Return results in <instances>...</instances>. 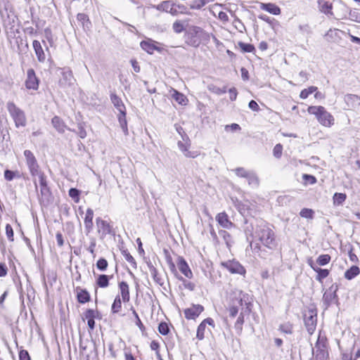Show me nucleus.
<instances>
[{"instance_id": "obj_2", "label": "nucleus", "mask_w": 360, "mask_h": 360, "mask_svg": "<svg viewBox=\"0 0 360 360\" xmlns=\"http://www.w3.org/2000/svg\"><path fill=\"white\" fill-rule=\"evenodd\" d=\"M307 111L309 114L314 115L319 123L325 127H329L334 124L333 115L323 106H309Z\"/></svg>"}, {"instance_id": "obj_35", "label": "nucleus", "mask_w": 360, "mask_h": 360, "mask_svg": "<svg viewBox=\"0 0 360 360\" xmlns=\"http://www.w3.org/2000/svg\"><path fill=\"white\" fill-rule=\"evenodd\" d=\"M214 0H194L191 4V8L192 9H200L207 4L214 1Z\"/></svg>"}, {"instance_id": "obj_26", "label": "nucleus", "mask_w": 360, "mask_h": 360, "mask_svg": "<svg viewBox=\"0 0 360 360\" xmlns=\"http://www.w3.org/2000/svg\"><path fill=\"white\" fill-rule=\"evenodd\" d=\"M32 176L33 177V183H34L36 188H37V179H36L37 177L39 179L40 186L47 184L46 176L45 174L44 173V172H42L41 170L37 172L36 174H33L32 175Z\"/></svg>"}, {"instance_id": "obj_48", "label": "nucleus", "mask_w": 360, "mask_h": 360, "mask_svg": "<svg viewBox=\"0 0 360 360\" xmlns=\"http://www.w3.org/2000/svg\"><path fill=\"white\" fill-rule=\"evenodd\" d=\"M158 331L163 335H167L169 332L168 325L165 322H161L158 326Z\"/></svg>"}, {"instance_id": "obj_34", "label": "nucleus", "mask_w": 360, "mask_h": 360, "mask_svg": "<svg viewBox=\"0 0 360 360\" xmlns=\"http://www.w3.org/2000/svg\"><path fill=\"white\" fill-rule=\"evenodd\" d=\"M172 6H175V4L173 3L172 1H164L160 4L157 5L155 6V8L158 11L169 12L170 8Z\"/></svg>"}, {"instance_id": "obj_32", "label": "nucleus", "mask_w": 360, "mask_h": 360, "mask_svg": "<svg viewBox=\"0 0 360 360\" xmlns=\"http://www.w3.org/2000/svg\"><path fill=\"white\" fill-rule=\"evenodd\" d=\"M109 276L105 274L99 275L96 279V284L100 288H106L109 285Z\"/></svg>"}, {"instance_id": "obj_41", "label": "nucleus", "mask_w": 360, "mask_h": 360, "mask_svg": "<svg viewBox=\"0 0 360 360\" xmlns=\"http://www.w3.org/2000/svg\"><path fill=\"white\" fill-rule=\"evenodd\" d=\"M330 259L331 257L329 255H321L317 258L316 262L320 266H324L330 262Z\"/></svg>"}, {"instance_id": "obj_7", "label": "nucleus", "mask_w": 360, "mask_h": 360, "mask_svg": "<svg viewBox=\"0 0 360 360\" xmlns=\"http://www.w3.org/2000/svg\"><path fill=\"white\" fill-rule=\"evenodd\" d=\"M304 321L306 328L309 334H312L315 330L317 315L315 310L309 309L304 315Z\"/></svg>"}, {"instance_id": "obj_16", "label": "nucleus", "mask_w": 360, "mask_h": 360, "mask_svg": "<svg viewBox=\"0 0 360 360\" xmlns=\"http://www.w3.org/2000/svg\"><path fill=\"white\" fill-rule=\"evenodd\" d=\"M96 225L99 232H101L103 235L110 234L112 232V226L110 224L103 220L101 218L98 217L96 219Z\"/></svg>"}, {"instance_id": "obj_12", "label": "nucleus", "mask_w": 360, "mask_h": 360, "mask_svg": "<svg viewBox=\"0 0 360 360\" xmlns=\"http://www.w3.org/2000/svg\"><path fill=\"white\" fill-rule=\"evenodd\" d=\"M338 290V286L333 285L329 289L323 294V301L328 308L335 300H338L336 291Z\"/></svg>"}, {"instance_id": "obj_22", "label": "nucleus", "mask_w": 360, "mask_h": 360, "mask_svg": "<svg viewBox=\"0 0 360 360\" xmlns=\"http://www.w3.org/2000/svg\"><path fill=\"white\" fill-rule=\"evenodd\" d=\"M171 97L179 104L182 105H186L188 102V99L186 97L179 91H176L174 89H172L170 90Z\"/></svg>"}, {"instance_id": "obj_64", "label": "nucleus", "mask_w": 360, "mask_h": 360, "mask_svg": "<svg viewBox=\"0 0 360 360\" xmlns=\"http://www.w3.org/2000/svg\"><path fill=\"white\" fill-rule=\"evenodd\" d=\"M8 269L5 264L0 262V277H4L7 274Z\"/></svg>"}, {"instance_id": "obj_11", "label": "nucleus", "mask_w": 360, "mask_h": 360, "mask_svg": "<svg viewBox=\"0 0 360 360\" xmlns=\"http://www.w3.org/2000/svg\"><path fill=\"white\" fill-rule=\"evenodd\" d=\"M25 86L28 89L33 90H37L39 88V79L35 75L34 70L32 68L29 69L27 72Z\"/></svg>"}, {"instance_id": "obj_50", "label": "nucleus", "mask_w": 360, "mask_h": 360, "mask_svg": "<svg viewBox=\"0 0 360 360\" xmlns=\"http://www.w3.org/2000/svg\"><path fill=\"white\" fill-rule=\"evenodd\" d=\"M97 268L101 271H105L108 267V262L104 258H101L97 261Z\"/></svg>"}, {"instance_id": "obj_59", "label": "nucleus", "mask_w": 360, "mask_h": 360, "mask_svg": "<svg viewBox=\"0 0 360 360\" xmlns=\"http://www.w3.org/2000/svg\"><path fill=\"white\" fill-rule=\"evenodd\" d=\"M84 316L87 320L94 319L96 317V311L94 309H89L85 311Z\"/></svg>"}, {"instance_id": "obj_25", "label": "nucleus", "mask_w": 360, "mask_h": 360, "mask_svg": "<svg viewBox=\"0 0 360 360\" xmlns=\"http://www.w3.org/2000/svg\"><path fill=\"white\" fill-rule=\"evenodd\" d=\"M260 8L262 10L266 11L274 15H278L281 13L280 8L274 4H262Z\"/></svg>"}, {"instance_id": "obj_38", "label": "nucleus", "mask_w": 360, "mask_h": 360, "mask_svg": "<svg viewBox=\"0 0 360 360\" xmlns=\"http://www.w3.org/2000/svg\"><path fill=\"white\" fill-rule=\"evenodd\" d=\"M219 235L224 239V242L226 243L228 247H230L231 245V236L229 234V232L224 230H221L219 231Z\"/></svg>"}, {"instance_id": "obj_44", "label": "nucleus", "mask_w": 360, "mask_h": 360, "mask_svg": "<svg viewBox=\"0 0 360 360\" xmlns=\"http://www.w3.org/2000/svg\"><path fill=\"white\" fill-rule=\"evenodd\" d=\"M79 191L77 188H72L69 190V195L74 200L75 202L79 200Z\"/></svg>"}, {"instance_id": "obj_45", "label": "nucleus", "mask_w": 360, "mask_h": 360, "mask_svg": "<svg viewBox=\"0 0 360 360\" xmlns=\"http://www.w3.org/2000/svg\"><path fill=\"white\" fill-rule=\"evenodd\" d=\"M279 329L281 330V332L286 334L292 333V326L289 323L281 325Z\"/></svg>"}, {"instance_id": "obj_28", "label": "nucleus", "mask_w": 360, "mask_h": 360, "mask_svg": "<svg viewBox=\"0 0 360 360\" xmlns=\"http://www.w3.org/2000/svg\"><path fill=\"white\" fill-rule=\"evenodd\" d=\"M140 45L141 49L149 54H153L155 50H159V49L154 45L151 41H142Z\"/></svg>"}, {"instance_id": "obj_39", "label": "nucleus", "mask_w": 360, "mask_h": 360, "mask_svg": "<svg viewBox=\"0 0 360 360\" xmlns=\"http://www.w3.org/2000/svg\"><path fill=\"white\" fill-rule=\"evenodd\" d=\"M238 46L241 49L244 53H251L255 51V46L250 44H245L242 41L238 43Z\"/></svg>"}, {"instance_id": "obj_19", "label": "nucleus", "mask_w": 360, "mask_h": 360, "mask_svg": "<svg viewBox=\"0 0 360 360\" xmlns=\"http://www.w3.org/2000/svg\"><path fill=\"white\" fill-rule=\"evenodd\" d=\"M177 145L180 150L184 154L186 157L194 158L198 155V152H192L188 150V148L190 146V143L188 142L183 143L182 141H178Z\"/></svg>"}, {"instance_id": "obj_24", "label": "nucleus", "mask_w": 360, "mask_h": 360, "mask_svg": "<svg viewBox=\"0 0 360 360\" xmlns=\"http://www.w3.org/2000/svg\"><path fill=\"white\" fill-rule=\"evenodd\" d=\"M119 288L121 292V296L123 302H127L129 301V285L125 281H122L119 283Z\"/></svg>"}, {"instance_id": "obj_9", "label": "nucleus", "mask_w": 360, "mask_h": 360, "mask_svg": "<svg viewBox=\"0 0 360 360\" xmlns=\"http://www.w3.org/2000/svg\"><path fill=\"white\" fill-rule=\"evenodd\" d=\"M221 265L231 274H238L240 275L245 274V268L237 261L229 260L221 262Z\"/></svg>"}, {"instance_id": "obj_13", "label": "nucleus", "mask_w": 360, "mask_h": 360, "mask_svg": "<svg viewBox=\"0 0 360 360\" xmlns=\"http://www.w3.org/2000/svg\"><path fill=\"white\" fill-rule=\"evenodd\" d=\"M204 310V307L200 304H193L191 307L184 310L185 317L187 319H195Z\"/></svg>"}, {"instance_id": "obj_51", "label": "nucleus", "mask_w": 360, "mask_h": 360, "mask_svg": "<svg viewBox=\"0 0 360 360\" xmlns=\"http://www.w3.org/2000/svg\"><path fill=\"white\" fill-rule=\"evenodd\" d=\"M205 326L204 323H200L197 329V335L196 337L199 340H202L205 337L204 333L205 330Z\"/></svg>"}, {"instance_id": "obj_33", "label": "nucleus", "mask_w": 360, "mask_h": 360, "mask_svg": "<svg viewBox=\"0 0 360 360\" xmlns=\"http://www.w3.org/2000/svg\"><path fill=\"white\" fill-rule=\"evenodd\" d=\"M243 297H244V295L242 293L241 291L239 292L238 293H236L234 297H233L231 299V305H236V306H237V308L238 309L239 307L243 306Z\"/></svg>"}, {"instance_id": "obj_15", "label": "nucleus", "mask_w": 360, "mask_h": 360, "mask_svg": "<svg viewBox=\"0 0 360 360\" xmlns=\"http://www.w3.org/2000/svg\"><path fill=\"white\" fill-rule=\"evenodd\" d=\"M177 266L179 271L188 278L193 277V273L187 262L182 257H178Z\"/></svg>"}, {"instance_id": "obj_30", "label": "nucleus", "mask_w": 360, "mask_h": 360, "mask_svg": "<svg viewBox=\"0 0 360 360\" xmlns=\"http://www.w3.org/2000/svg\"><path fill=\"white\" fill-rule=\"evenodd\" d=\"M312 269L314 271L317 273L316 279L319 282H322L323 279H324L329 275V271L328 269H321L317 266H312Z\"/></svg>"}, {"instance_id": "obj_56", "label": "nucleus", "mask_w": 360, "mask_h": 360, "mask_svg": "<svg viewBox=\"0 0 360 360\" xmlns=\"http://www.w3.org/2000/svg\"><path fill=\"white\" fill-rule=\"evenodd\" d=\"M244 323V316L243 315V313H240L239 316L238 317V319L235 323V328L238 330H242V325Z\"/></svg>"}, {"instance_id": "obj_42", "label": "nucleus", "mask_w": 360, "mask_h": 360, "mask_svg": "<svg viewBox=\"0 0 360 360\" xmlns=\"http://www.w3.org/2000/svg\"><path fill=\"white\" fill-rule=\"evenodd\" d=\"M349 18L350 20L360 23V11L356 9L350 11L349 13Z\"/></svg>"}, {"instance_id": "obj_55", "label": "nucleus", "mask_w": 360, "mask_h": 360, "mask_svg": "<svg viewBox=\"0 0 360 360\" xmlns=\"http://www.w3.org/2000/svg\"><path fill=\"white\" fill-rule=\"evenodd\" d=\"M6 234L8 240L11 241L13 240V230L12 226L8 224L6 226Z\"/></svg>"}, {"instance_id": "obj_20", "label": "nucleus", "mask_w": 360, "mask_h": 360, "mask_svg": "<svg viewBox=\"0 0 360 360\" xmlns=\"http://www.w3.org/2000/svg\"><path fill=\"white\" fill-rule=\"evenodd\" d=\"M32 45L39 62L44 63L46 60V56L41 47V43L37 40H34Z\"/></svg>"}, {"instance_id": "obj_8", "label": "nucleus", "mask_w": 360, "mask_h": 360, "mask_svg": "<svg viewBox=\"0 0 360 360\" xmlns=\"http://www.w3.org/2000/svg\"><path fill=\"white\" fill-rule=\"evenodd\" d=\"M24 155L26 160V165L28 167L31 175L41 170L37 160L32 151L25 150L24 151Z\"/></svg>"}, {"instance_id": "obj_5", "label": "nucleus", "mask_w": 360, "mask_h": 360, "mask_svg": "<svg viewBox=\"0 0 360 360\" xmlns=\"http://www.w3.org/2000/svg\"><path fill=\"white\" fill-rule=\"evenodd\" d=\"M314 360H328V352L327 350L326 340L319 337L315 344V350L313 349Z\"/></svg>"}, {"instance_id": "obj_57", "label": "nucleus", "mask_w": 360, "mask_h": 360, "mask_svg": "<svg viewBox=\"0 0 360 360\" xmlns=\"http://www.w3.org/2000/svg\"><path fill=\"white\" fill-rule=\"evenodd\" d=\"M19 360H31L30 356L27 350L22 349L20 351Z\"/></svg>"}, {"instance_id": "obj_36", "label": "nucleus", "mask_w": 360, "mask_h": 360, "mask_svg": "<svg viewBox=\"0 0 360 360\" xmlns=\"http://www.w3.org/2000/svg\"><path fill=\"white\" fill-rule=\"evenodd\" d=\"M347 195L342 193H335L333 195V204L334 205H340L346 200Z\"/></svg>"}, {"instance_id": "obj_61", "label": "nucleus", "mask_w": 360, "mask_h": 360, "mask_svg": "<svg viewBox=\"0 0 360 360\" xmlns=\"http://www.w3.org/2000/svg\"><path fill=\"white\" fill-rule=\"evenodd\" d=\"M229 98L231 101H235L237 98L238 92L235 87H232L229 90Z\"/></svg>"}, {"instance_id": "obj_62", "label": "nucleus", "mask_w": 360, "mask_h": 360, "mask_svg": "<svg viewBox=\"0 0 360 360\" xmlns=\"http://www.w3.org/2000/svg\"><path fill=\"white\" fill-rule=\"evenodd\" d=\"M248 106L253 111L258 112L259 110V107L257 103L254 100H252L249 102Z\"/></svg>"}, {"instance_id": "obj_21", "label": "nucleus", "mask_w": 360, "mask_h": 360, "mask_svg": "<svg viewBox=\"0 0 360 360\" xmlns=\"http://www.w3.org/2000/svg\"><path fill=\"white\" fill-rule=\"evenodd\" d=\"M216 220L224 228L229 229L233 226V223L229 220L228 215L225 212H221L216 217Z\"/></svg>"}, {"instance_id": "obj_58", "label": "nucleus", "mask_w": 360, "mask_h": 360, "mask_svg": "<svg viewBox=\"0 0 360 360\" xmlns=\"http://www.w3.org/2000/svg\"><path fill=\"white\" fill-rule=\"evenodd\" d=\"M132 313L136 319V325L141 330H143L144 329V326L143 325L141 319H139V316L136 311L132 309Z\"/></svg>"}, {"instance_id": "obj_52", "label": "nucleus", "mask_w": 360, "mask_h": 360, "mask_svg": "<svg viewBox=\"0 0 360 360\" xmlns=\"http://www.w3.org/2000/svg\"><path fill=\"white\" fill-rule=\"evenodd\" d=\"M172 28L176 33H181L184 30V25L179 20H176L173 23Z\"/></svg>"}, {"instance_id": "obj_14", "label": "nucleus", "mask_w": 360, "mask_h": 360, "mask_svg": "<svg viewBox=\"0 0 360 360\" xmlns=\"http://www.w3.org/2000/svg\"><path fill=\"white\" fill-rule=\"evenodd\" d=\"M60 74L62 77L59 80L60 85L62 86L71 85L73 80L72 71L68 68H63L61 69Z\"/></svg>"}, {"instance_id": "obj_23", "label": "nucleus", "mask_w": 360, "mask_h": 360, "mask_svg": "<svg viewBox=\"0 0 360 360\" xmlns=\"http://www.w3.org/2000/svg\"><path fill=\"white\" fill-rule=\"evenodd\" d=\"M344 99L348 108H354L360 104V97L355 94H347Z\"/></svg>"}, {"instance_id": "obj_6", "label": "nucleus", "mask_w": 360, "mask_h": 360, "mask_svg": "<svg viewBox=\"0 0 360 360\" xmlns=\"http://www.w3.org/2000/svg\"><path fill=\"white\" fill-rule=\"evenodd\" d=\"M233 171L238 176L246 179L249 185L253 186L259 185L258 177L254 172L247 170L243 167H237Z\"/></svg>"}, {"instance_id": "obj_49", "label": "nucleus", "mask_w": 360, "mask_h": 360, "mask_svg": "<svg viewBox=\"0 0 360 360\" xmlns=\"http://www.w3.org/2000/svg\"><path fill=\"white\" fill-rule=\"evenodd\" d=\"M178 278L182 281L183 285L185 288L188 289L191 291H193L195 290V285L193 283H191V282L184 279L183 277H179Z\"/></svg>"}, {"instance_id": "obj_29", "label": "nucleus", "mask_w": 360, "mask_h": 360, "mask_svg": "<svg viewBox=\"0 0 360 360\" xmlns=\"http://www.w3.org/2000/svg\"><path fill=\"white\" fill-rule=\"evenodd\" d=\"M51 122H52L53 127L58 132L63 133L65 131V124L60 117L55 116L52 119Z\"/></svg>"}, {"instance_id": "obj_3", "label": "nucleus", "mask_w": 360, "mask_h": 360, "mask_svg": "<svg viewBox=\"0 0 360 360\" xmlns=\"http://www.w3.org/2000/svg\"><path fill=\"white\" fill-rule=\"evenodd\" d=\"M110 100L115 108L119 111L118 121L125 135H128L127 122L126 120V108L122 101L115 93H111Z\"/></svg>"}, {"instance_id": "obj_40", "label": "nucleus", "mask_w": 360, "mask_h": 360, "mask_svg": "<svg viewBox=\"0 0 360 360\" xmlns=\"http://www.w3.org/2000/svg\"><path fill=\"white\" fill-rule=\"evenodd\" d=\"M317 90L316 86H310L308 89H303L300 93V98L302 99L307 98L311 94L315 92Z\"/></svg>"}, {"instance_id": "obj_18", "label": "nucleus", "mask_w": 360, "mask_h": 360, "mask_svg": "<svg viewBox=\"0 0 360 360\" xmlns=\"http://www.w3.org/2000/svg\"><path fill=\"white\" fill-rule=\"evenodd\" d=\"M75 291L77 293V299L78 302L81 304H84L90 301V295L86 289H82L80 287H77Z\"/></svg>"}, {"instance_id": "obj_43", "label": "nucleus", "mask_w": 360, "mask_h": 360, "mask_svg": "<svg viewBox=\"0 0 360 360\" xmlns=\"http://www.w3.org/2000/svg\"><path fill=\"white\" fill-rule=\"evenodd\" d=\"M300 216L306 219H312L314 217V211L311 209L304 208L300 211Z\"/></svg>"}, {"instance_id": "obj_1", "label": "nucleus", "mask_w": 360, "mask_h": 360, "mask_svg": "<svg viewBox=\"0 0 360 360\" xmlns=\"http://www.w3.org/2000/svg\"><path fill=\"white\" fill-rule=\"evenodd\" d=\"M256 237L261 243L270 250H274L277 246L274 231L267 226L261 224L255 230Z\"/></svg>"}, {"instance_id": "obj_27", "label": "nucleus", "mask_w": 360, "mask_h": 360, "mask_svg": "<svg viewBox=\"0 0 360 360\" xmlns=\"http://www.w3.org/2000/svg\"><path fill=\"white\" fill-rule=\"evenodd\" d=\"M360 274L359 268L354 265L345 272V278L347 280H352Z\"/></svg>"}, {"instance_id": "obj_60", "label": "nucleus", "mask_w": 360, "mask_h": 360, "mask_svg": "<svg viewBox=\"0 0 360 360\" xmlns=\"http://www.w3.org/2000/svg\"><path fill=\"white\" fill-rule=\"evenodd\" d=\"M15 176V173L11 170L6 169L4 172V177L7 181H12Z\"/></svg>"}, {"instance_id": "obj_63", "label": "nucleus", "mask_w": 360, "mask_h": 360, "mask_svg": "<svg viewBox=\"0 0 360 360\" xmlns=\"http://www.w3.org/2000/svg\"><path fill=\"white\" fill-rule=\"evenodd\" d=\"M238 312V309L236 305H230L229 307V314L231 317H235Z\"/></svg>"}, {"instance_id": "obj_10", "label": "nucleus", "mask_w": 360, "mask_h": 360, "mask_svg": "<svg viewBox=\"0 0 360 360\" xmlns=\"http://www.w3.org/2000/svg\"><path fill=\"white\" fill-rule=\"evenodd\" d=\"M317 8L320 13L328 17H333V3L327 0H317Z\"/></svg>"}, {"instance_id": "obj_17", "label": "nucleus", "mask_w": 360, "mask_h": 360, "mask_svg": "<svg viewBox=\"0 0 360 360\" xmlns=\"http://www.w3.org/2000/svg\"><path fill=\"white\" fill-rule=\"evenodd\" d=\"M94 211L91 208H88L86 212L84 218V226L86 234L89 233L93 229Z\"/></svg>"}, {"instance_id": "obj_31", "label": "nucleus", "mask_w": 360, "mask_h": 360, "mask_svg": "<svg viewBox=\"0 0 360 360\" xmlns=\"http://www.w3.org/2000/svg\"><path fill=\"white\" fill-rule=\"evenodd\" d=\"M149 269L154 281L159 285L162 286L164 284L162 277L158 274L157 269L153 266H150Z\"/></svg>"}, {"instance_id": "obj_4", "label": "nucleus", "mask_w": 360, "mask_h": 360, "mask_svg": "<svg viewBox=\"0 0 360 360\" xmlns=\"http://www.w3.org/2000/svg\"><path fill=\"white\" fill-rule=\"evenodd\" d=\"M7 110L14 120L17 128L26 126L27 118L24 111L17 107L13 102H8L7 103Z\"/></svg>"}, {"instance_id": "obj_46", "label": "nucleus", "mask_w": 360, "mask_h": 360, "mask_svg": "<svg viewBox=\"0 0 360 360\" xmlns=\"http://www.w3.org/2000/svg\"><path fill=\"white\" fill-rule=\"evenodd\" d=\"M122 254L129 263H130L133 266H136V263L134 258L130 255V253L127 250H123L122 252Z\"/></svg>"}, {"instance_id": "obj_47", "label": "nucleus", "mask_w": 360, "mask_h": 360, "mask_svg": "<svg viewBox=\"0 0 360 360\" xmlns=\"http://www.w3.org/2000/svg\"><path fill=\"white\" fill-rule=\"evenodd\" d=\"M78 21L81 22L83 26L88 25L90 24L88 15L84 13H78L77 16Z\"/></svg>"}, {"instance_id": "obj_54", "label": "nucleus", "mask_w": 360, "mask_h": 360, "mask_svg": "<svg viewBox=\"0 0 360 360\" xmlns=\"http://www.w3.org/2000/svg\"><path fill=\"white\" fill-rule=\"evenodd\" d=\"M76 132L81 139H84L86 136V131L82 123L77 124V131Z\"/></svg>"}, {"instance_id": "obj_37", "label": "nucleus", "mask_w": 360, "mask_h": 360, "mask_svg": "<svg viewBox=\"0 0 360 360\" xmlns=\"http://www.w3.org/2000/svg\"><path fill=\"white\" fill-rule=\"evenodd\" d=\"M122 307V302L120 295H117L112 304L111 310L112 313H117Z\"/></svg>"}, {"instance_id": "obj_53", "label": "nucleus", "mask_w": 360, "mask_h": 360, "mask_svg": "<svg viewBox=\"0 0 360 360\" xmlns=\"http://www.w3.org/2000/svg\"><path fill=\"white\" fill-rule=\"evenodd\" d=\"M283 146L281 144H276L273 150V153L275 158H280L282 155Z\"/></svg>"}]
</instances>
